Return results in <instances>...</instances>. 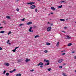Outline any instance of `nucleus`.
Segmentation results:
<instances>
[{
	"label": "nucleus",
	"mask_w": 76,
	"mask_h": 76,
	"mask_svg": "<svg viewBox=\"0 0 76 76\" xmlns=\"http://www.w3.org/2000/svg\"><path fill=\"white\" fill-rule=\"evenodd\" d=\"M6 76H8L9 75V73L7 72L6 73Z\"/></svg>",
	"instance_id": "obj_26"
},
{
	"label": "nucleus",
	"mask_w": 76,
	"mask_h": 76,
	"mask_svg": "<svg viewBox=\"0 0 76 76\" xmlns=\"http://www.w3.org/2000/svg\"><path fill=\"white\" fill-rule=\"evenodd\" d=\"M46 45H50V43L48 42L46 43Z\"/></svg>",
	"instance_id": "obj_24"
},
{
	"label": "nucleus",
	"mask_w": 76,
	"mask_h": 76,
	"mask_svg": "<svg viewBox=\"0 0 76 76\" xmlns=\"http://www.w3.org/2000/svg\"><path fill=\"white\" fill-rule=\"evenodd\" d=\"M32 23V22H30L27 23H26V25H31Z\"/></svg>",
	"instance_id": "obj_4"
},
{
	"label": "nucleus",
	"mask_w": 76,
	"mask_h": 76,
	"mask_svg": "<svg viewBox=\"0 0 76 76\" xmlns=\"http://www.w3.org/2000/svg\"><path fill=\"white\" fill-rule=\"evenodd\" d=\"M67 28V27H65L64 28V29H66Z\"/></svg>",
	"instance_id": "obj_48"
},
{
	"label": "nucleus",
	"mask_w": 76,
	"mask_h": 76,
	"mask_svg": "<svg viewBox=\"0 0 76 76\" xmlns=\"http://www.w3.org/2000/svg\"><path fill=\"white\" fill-rule=\"evenodd\" d=\"M71 7H72L71 6H70L69 7V8H71Z\"/></svg>",
	"instance_id": "obj_53"
},
{
	"label": "nucleus",
	"mask_w": 76,
	"mask_h": 76,
	"mask_svg": "<svg viewBox=\"0 0 76 76\" xmlns=\"http://www.w3.org/2000/svg\"><path fill=\"white\" fill-rule=\"evenodd\" d=\"M21 20H22V21H24V20H25V18H23V19H21Z\"/></svg>",
	"instance_id": "obj_32"
},
{
	"label": "nucleus",
	"mask_w": 76,
	"mask_h": 76,
	"mask_svg": "<svg viewBox=\"0 0 76 76\" xmlns=\"http://www.w3.org/2000/svg\"><path fill=\"white\" fill-rule=\"evenodd\" d=\"M63 59H59L58 60V63H61L63 61Z\"/></svg>",
	"instance_id": "obj_6"
},
{
	"label": "nucleus",
	"mask_w": 76,
	"mask_h": 76,
	"mask_svg": "<svg viewBox=\"0 0 76 76\" xmlns=\"http://www.w3.org/2000/svg\"><path fill=\"white\" fill-rule=\"evenodd\" d=\"M6 71L4 70L3 72V74H5V73H6Z\"/></svg>",
	"instance_id": "obj_30"
},
{
	"label": "nucleus",
	"mask_w": 76,
	"mask_h": 76,
	"mask_svg": "<svg viewBox=\"0 0 76 76\" xmlns=\"http://www.w3.org/2000/svg\"><path fill=\"white\" fill-rule=\"evenodd\" d=\"M74 58L75 59H76V56L74 57Z\"/></svg>",
	"instance_id": "obj_46"
},
{
	"label": "nucleus",
	"mask_w": 76,
	"mask_h": 76,
	"mask_svg": "<svg viewBox=\"0 0 76 76\" xmlns=\"http://www.w3.org/2000/svg\"><path fill=\"white\" fill-rule=\"evenodd\" d=\"M63 7V6L62 5H61L60 6H59L58 7V8H59V9H60V8H61V7Z\"/></svg>",
	"instance_id": "obj_13"
},
{
	"label": "nucleus",
	"mask_w": 76,
	"mask_h": 76,
	"mask_svg": "<svg viewBox=\"0 0 76 76\" xmlns=\"http://www.w3.org/2000/svg\"><path fill=\"white\" fill-rule=\"evenodd\" d=\"M63 2H64V1H61V3H63Z\"/></svg>",
	"instance_id": "obj_55"
},
{
	"label": "nucleus",
	"mask_w": 76,
	"mask_h": 76,
	"mask_svg": "<svg viewBox=\"0 0 76 76\" xmlns=\"http://www.w3.org/2000/svg\"><path fill=\"white\" fill-rule=\"evenodd\" d=\"M11 33H12V32H11V31H9L8 33V35H9Z\"/></svg>",
	"instance_id": "obj_33"
},
{
	"label": "nucleus",
	"mask_w": 76,
	"mask_h": 76,
	"mask_svg": "<svg viewBox=\"0 0 76 76\" xmlns=\"http://www.w3.org/2000/svg\"><path fill=\"white\" fill-rule=\"evenodd\" d=\"M16 76H21V74L20 73L16 75Z\"/></svg>",
	"instance_id": "obj_14"
},
{
	"label": "nucleus",
	"mask_w": 76,
	"mask_h": 76,
	"mask_svg": "<svg viewBox=\"0 0 76 76\" xmlns=\"http://www.w3.org/2000/svg\"><path fill=\"white\" fill-rule=\"evenodd\" d=\"M13 70H12V71H10V73H13Z\"/></svg>",
	"instance_id": "obj_31"
},
{
	"label": "nucleus",
	"mask_w": 76,
	"mask_h": 76,
	"mask_svg": "<svg viewBox=\"0 0 76 76\" xmlns=\"http://www.w3.org/2000/svg\"><path fill=\"white\" fill-rule=\"evenodd\" d=\"M59 68H60V69H62V68H63V66H59Z\"/></svg>",
	"instance_id": "obj_28"
},
{
	"label": "nucleus",
	"mask_w": 76,
	"mask_h": 76,
	"mask_svg": "<svg viewBox=\"0 0 76 76\" xmlns=\"http://www.w3.org/2000/svg\"><path fill=\"white\" fill-rule=\"evenodd\" d=\"M38 37H39V35H38L35 36L34 37L35 38H37Z\"/></svg>",
	"instance_id": "obj_22"
},
{
	"label": "nucleus",
	"mask_w": 76,
	"mask_h": 76,
	"mask_svg": "<svg viewBox=\"0 0 76 76\" xmlns=\"http://www.w3.org/2000/svg\"><path fill=\"white\" fill-rule=\"evenodd\" d=\"M36 6L35 5H33L31 6V9H35Z\"/></svg>",
	"instance_id": "obj_3"
},
{
	"label": "nucleus",
	"mask_w": 76,
	"mask_h": 76,
	"mask_svg": "<svg viewBox=\"0 0 76 76\" xmlns=\"http://www.w3.org/2000/svg\"><path fill=\"white\" fill-rule=\"evenodd\" d=\"M33 27L34 28H37V26H33Z\"/></svg>",
	"instance_id": "obj_36"
},
{
	"label": "nucleus",
	"mask_w": 76,
	"mask_h": 76,
	"mask_svg": "<svg viewBox=\"0 0 76 76\" xmlns=\"http://www.w3.org/2000/svg\"><path fill=\"white\" fill-rule=\"evenodd\" d=\"M66 64L64 63L63 66H65Z\"/></svg>",
	"instance_id": "obj_45"
},
{
	"label": "nucleus",
	"mask_w": 76,
	"mask_h": 76,
	"mask_svg": "<svg viewBox=\"0 0 76 76\" xmlns=\"http://www.w3.org/2000/svg\"><path fill=\"white\" fill-rule=\"evenodd\" d=\"M3 22H4V23H5V21H4Z\"/></svg>",
	"instance_id": "obj_57"
},
{
	"label": "nucleus",
	"mask_w": 76,
	"mask_h": 76,
	"mask_svg": "<svg viewBox=\"0 0 76 76\" xmlns=\"http://www.w3.org/2000/svg\"><path fill=\"white\" fill-rule=\"evenodd\" d=\"M26 4H31V2L27 3Z\"/></svg>",
	"instance_id": "obj_27"
},
{
	"label": "nucleus",
	"mask_w": 76,
	"mask_h": 76,
	"mask_svg": "<svg viewBox=\"0 0 76 76\" xmlns=\"http://www.w3.org/2000/svg\"><path fill=\"white\" fill-rule=\"evenodd\" d=\"M48 24H50V22H48Z\"/></svg>",
	"instance_id": "obj_56"
},
{
	"label": "nucleus",
	"mask_w": 76,
	"mask_h": 76,
	"mask_svg": "<svg viewBox=\"0 0 76 76\" xmlns=\"http://www.w3.org/2000/svg\"><path fill=\"white\" fill-rule=\"evenodd\" d=\"M53 24L52 23V24H51V26H53Z\"/></svg>",
	"instance_id": "obj_50"
},
{
	"label": "nucleus",
	"mask_w": 76,
	"mask_h": 76,
	"mask_svg": "<svg viewBox=\"0 0 76 76\" xmlns=\"http://www.w3.org/2000/svg\"><path fill=\"white\" fill-rule=\"evenodd\" d=\"M0 28L1 29L2 28H3V27H0Z\"/></svg>",
	"instance_id": "obj_52"
},
{
	"label": "nucleus",
	"mask_w": 76,
	"mask_h": 76,
	"mask_svg": "<svg viewBox=\"0 0 76 76\" xmlns=\"http://www.w3.org/2000/svg\"><path fill=\"white\" fill-rule=\"evenodd\" d=\"M33 28V27H30L29 28V29H32Z\"/></svg>",
	"instance_id": "obj_38"
},
{
	"label": "nucleus",
	"mask_w": 76,
	"mask_h": 76,
	"mask_svg": "<svg viewBox=\"0 0 76 76\" xmlns=\"http://www.w3.org/2000/svg\"><path fill=\"white\" fill-rule=\"evenodd\" d=\"M75 52H74V51L72 52V53L73 54V53H74Z\"/></svg>",
	"instance_id": "obj_51"
},
{
	"label": "nucleus",
	"mask_w": 76,
	"mask_h": 76,
	"mask_svg": "<svg viewBox=\"0 0 76 76\" xmlns=\"http://www.w3.org/2000/svg\"><path fill=\"white\" fill-rule=\"evenodd\" d=\"M72 45V43H69L68 44L67 46L68 47H69V46H71V45Z\"/></svg>",
	"instance_id": "obj_12"
},
{
	"label": "nucleus",
	"mask_w": 76,
	"mask_h": 76,
	"mask_svg": "<svg viewBox=\"0 0 76 76\" xmlns=\"http://www.w3.org/2000/svg\"><path fill=\"white\" fill-rule=\"evenodd\" d=\"M35 11L36 12H37V11H38V10L37 9H36L35 10Z\"/></svg>",
	"instance_id": "obj_40"
},
{
	"label": "nucleus",
	"mask_w": 76,
	"mask_h": 76,
	"mask_svg": "<svg viewBox=\"0 0 76 76\" xmlns=\"http://www.w3.org/2000/svg\"><path fill=\"white\" fill-rule=\"evenodd\" d=\"M67 19L68 20V19Z\"/></svg>",
	"instance_id": "obj_61"
},
{
	"label": "nucleus",
	"mask_w": 76,
	"mask_h": 76,
	"mask_svg": "<svg viewBox=\"0 0 76 76\" xmlns=\"http://www.w3.org/2000/svg\"><path fill=\"white\" fill-rule=\"evenodd\" d=\"M61 32H64V33H66V32L65 31H61Z\"/></svg>",
	"instance_id": "obj_43"
},
{
	"label": "nucleus",
	"mask_w": 76,
	"mask_h": 76,
	"mask_svg": "<svg viewBox=\"0 0 76 76\" xmlns=\"http://www.w3.org/2000/svg\"><path fill=\"white\" fill-rule=\"evenodd\" d=\"M31 5H32V4H34L35 3V2H31Z\"/></svg>",
	"instance_id": "obj_19"
},
{
	"label": "nucleus",
	"mask_w": 76,
	"mask_h": 76,
	"mask_svg": "<svg viewBox=\"0 0 76 76\" xmlns=\"http://www.w3.org/2000/svg\"><path fill=\"white\" fill-rule=\"evenodd\" d=\"M59 44V42H58L56 44V46L57 47H58V45Z\"/></svg>",
	"instance_id": "obj_23"
},
{
	"label": "nucleus",
	"mask_w": 76,
	"mask_h": 76,
	"mask_svg": "<svg viewBox=\"0 0 76 76\" xmlns=\"http://www.w3.org/2000/svg\"><path fill=\"white\" fill-rule=\"evenodd\" d=\"M6 18H7V19H11L10 17L9 16H7Z\"/></svg>",
	"instance_id": "obj_17"
},
{
	"label": "nucleus",
	"mask_w": 76,
	"mask_h": 76,
	"mask_svg": "<svg viewBox=\"0 0 76 76\" xmlns=\"http://www.w3.org/2000/svg\"><path fill=\"white\" fill-rule=\"evenodd\" d=\"M22 25H23V24H20L19 25V26H22Z\"/></svg>",
	"instance_id": "obj_41"
},
{
	"label": "nucleus",
	"mask_w": 76,
	"mask_h": 76,
	"mask_svg": "<svg viewBox=\"0 0 76 76\" xmlns=\"http://www.w3.org/2000/svg\"><path fill=\"white\" fill-rule=\"evenodd\" d=\"M60 20L61 21H65V20L64 19H60Z\"/></svg>",
	"instance_id": "obj_20"
},
{
	"label": "nucleus",
	"mask_w": 76,
	"mask_h": 76,
	"mask_svg": "<svg viewBox=\"0 0 76 76\" xmlns=\"http://www.w3.org/2000/svg\"><path fill=\"white\" fill-rule=\"evenodd\" d=\"M5 32V31H2L0 32V33H1V34H3V33H4Z\"/></svg>",
	"instance_id": "obj_18"
},
{
	"label": "nucleus",
	"mask_w": 76,
	"mask_h": 76,
	"mask_svg": "<svg viewBox=\"0 0 76 76\" xmlns=\"http://www.w3.org/2000/svg\"><path fill=\"white\" fill-rule=\"evenodd\" d=\"M19 47H16L15 49H14L13 50H12V51L13 52H16V49H17V48H19Z\"/></svg>",
	"instance_id": "obj_5"
},
{
	"label": "nucleus",
	"mask_w": 76,
	"mask_h": 76,
	"mask_svg": "<svg viewBox=\"0 0 76 76\" xmlns=\"http://www.w3.org/2000/svg\"><path fill=\"white\" fill-rule=\"evenodd\" d=\"M43 67V66L42 65H41L40 66V67Z\"/></svg>",
	"instance_id": "obj_49"
},
{
	"label": "nucleus",
	"mask_w": 76,
	"mask_h": 76,
	"mask_svg": "<svg viewBox=\"0 0 76 76\" xmlns=\"http://www.w3.org/2000/svg\"><path fill=\"white\" fill-rule=\"evenodd\" d=\"M48 15H50V14H48Z\"/></svg>",
	"instance_id": "obj_60"
},
{
	"label": "nucleus",
	"mask_w": 76,
	"mask_h": 76,
	"mask_svg": "<svg viewBox=\"0 0 76 76\" xmlns=\"http://www.w3.org/2000/svg\"><path fill=\"white\" fill-rule=\"evenodd\" d=\"M2 50V48L0 47V51Z\"/></svg>",
	"instance_id": "obj_44"
},
{
	"label": "nucleus",
	"mask_w": 76,
	"mask_h": 76,
	"mask_svg": "<svg viewBox=\"0 0 76 76\" xmlns=\"http://www.w3.org/2000/svg\"><path fill=\"white\" fill-rule=\"evenodd\" d=\"M63 75L64 76H67L66 75V73H64L63 74Z\"/></svg>",
	"instance_id": "obj_29"
},
{
	"label": "nucleus",
	"mask_w": 76,
	"mask_h": 76,
	"mask_svg": "<svg viewBox=\"0 0 76 76\" xmlns=\"http://www.w3.org/2000/svg\"><path fill=\"white\" fill-rule=\"evenodd\" d=\"M16 10H17V11H18H18H19V9L17 8L16 9Z\"/></svg>",
	"instance_id": "obj_39"
},
{
	"label": "nucleus",
	"mask_w": 76,
	"mask_h": 76,
	"mask_svg": "<svg viewBox=\"0 0 76 76\" xmlns=\"http://www.w3.org/2000/svg\"><path fill=\"white\" fill-rule=\"evenodd\" d=\"M44 61L45 62V63H48V62H49V60H48L44 59Z\"/></svg>",
	"instance_id": "obj_9"
},
{
	"label": "nucleus",
	"mask_w": 76,
	"mask_h": 76,
	"mask_svg": "<svg viewBox=\"0 0 76 76\" xmlns=\"http://www.w3.org/2000/svg\"><path fill=\"white\" fill-rule=\"evenodd\" d=\"M23 61V60L22 59H19L18 60V63H20V62H22V61Z\"/></svg>",
	"instance_id": "obj_8"
},
{
	"label": "nucleus",
	"mask_w": 76,
	"mask_h": 76,
	"mask_svg": "<svg viewBox=\"0 0 76 76\" xmlns=\"http://www.w3.org/2000/svg\"><path fill=\"white\" fill-rule=\"evenodd\" d=\"M34 69H32V70H30V72H34Z\"/></svg>",
	"instance_id": "obj_42"
},
{
	"label": "nucleus",
	"mask_w": 76,
	"mask_h": 76,
	"mask_svg": "<svg viewBox=\"0 0 76 76\" xmlns=\"http://www.w3.org/2000/svg\"><path fill=\"white\" fill-rule=\"evenodd\" d=\"M67 38H68V39H70V38H71V37L69 36H67Z\"/></svg>",
	"instance_id": "obj_34"
},
{
	"label": "nucleus",
	"mask_w": 76,
	"mask_h": 76,
	"mask_svg": "<svg viewBox=\"0 0 76 76\" xmlns=\"http://www.w3.org/2000/svg\"><path fill=\"white\" fill-rule=\"evenodd\" d=\"M51 9L53 10H56V8H55L54 7H51Z\"/></svg>",
	"instance_id": "obj_10"
},
{
	"label": "nucleus",
	"mask_w": 76,
	"mask_h": 76,
	"mask_svg": "<svg viewBox=\"0 0 76 76\" xmlns=\"http://www.w3.org/2000/svg\"><path fill=\"white\" fill-rule=\"evenodd\" d=\"M66 54L65 53H64L62 54V56H64V55H65Z\"/></svg>",
	"instance_id": "obj_35"
},
{
	"label": "nucleus",
	"mask_w": 76,
	"mask_h": 76,
	"mask_svg": "<svg viewBox=\"0 0 76 76\" xmlns=\"http://www.w3.org/2000/svg\"><path fill=\"white\" fill-rule=\"evenodd\" d=\"M4 65L6 66H9V64L8 63H4Z\"/></svg>",
	"instance_id": "obj_2"
},
{
	"label": "nucleus",
	"mask_w": 76,
	"mask_h": 76,
	"mask_svg": "<svg viewBox=\"0 0 76 76\" xmlns=\"http://www.w3.org/2000/svg\"><path fill=\"white\" fill-rule=\"evenodd\" d=\"M16 70V69H14L13 70V72H15V71Z\"/></svg>",
	"instance_id": "obj_47"
},
{
	"label": "nucleus",
	"mask_w": 76,
	"mask_h": 76,
	"mask_svg": "<svg viewBox=\"0 0 76 76\" xmlns=\"http://www.w3.org/2000/svg\"><path fill=\"white\" fill-rule=\"evenodd\" d=\"M63 51H61V53H63Z\"/></svg>",
	"instance_id": "obj_58"
},
{
	"label": "nucleus",
	"mask_w": 76,
	"mask_h": 76,
	"mask_svg": "<svg viewBox=\"0 0 76 76\" xmlns=\"http://www.w3.org/2000/svg\"><path fill=\"white\" fill-rule=\"evenodd\" d=\"M29 32H33L34 31L31 29H29L28 30Z\"/></svg>",
	"instance_id": "obj_11"
},
{
	"label": "nucleus",
	"mask_w": 76,
	"mask_h": 76,
	"mask_svg": "<svg viewBox=\"0 0 76 76\" xmlns=\"http://www.w3.org/2000/svg\"><path fill=\"white\" fill-rule=\"evenodd\" d=\"M29 61H30V59H26L25 60L26 62H28Z\"/></svg>",
	"instance_id": "obj_16"
},
{
	"label": "nucleus",
	"mask_w": 76,
	"mask_h": 76,
	"mask_svg": "<svg viewBox=\"0 0 76 76\" xmlns=\"http://www.w3.org/2000/svg\"><path fill=\"white\" fill-rule=\"evenodd\" d=\"M38 1H40L41 0H37Z\"/></svg>",
	"instance_id": "obj_59"
},
{
	"label": "nucleus",
	"mask_w": 76,
	"mask_h": 76,
	"mask_svg": "<svg viewBox=\"0 0 76 76\" xmlns=\"http://www.w3.org/2000/svg\"><path fill=\"white\" fill-rule=\"evenodd\" d=\"M44 52H45V53H47L48 52V51H47V50H45Z\"/></svg>",
	"instance_id": "obj_37"
},
{
	"label": "nucleus",
	"mask_w": 76,
	"mask_h": 76,
	"mask_svg": "<svg viewBox=\"0 0 76 76\" xmlns=\"http://www.w3.org/2000/svg\"><path fill=\"white\" fill-rule=\"evenodd\" d=\"M51 27H49L47 28V31L48 32H49V31H51Z\"/></svg>",
	"instance_id": "obj_1"
},
{
	"label": "nucleus",
	"mask_w": 76,
	"mask_h": 76,
	"mask_svg": "<svg viewBox=\"0 0 76 76\" xmlns=\"http://www.w3.org/2000/svg\"><path fill=\"white\" fill-rule=\"evenodd\" d=\"M50 64V63L48 62L47 64H45V66H48Z\"/></svg>",
	"instance_id": "obj_21"
},
{
	"label": "nucleus",
	"mask_w": 76,
	"mask_h": 76,
	"mask_svg": "<svg viewBox=\"0 0 76 76\" xmlns=\"http://www.w3.org/2000/svg\"><path fill=\"white\" fill-rule=\"evenodd\" d=\"M48 71H49L50 72V71H51V68L48 69Z\"/></svg>",
	"instance_id": "obj_25"
},
{
	"label": "nucleus",
	"mask_w": 76,
	"mask_h": 76,
	"mask_svg": "<svg viewBox=\"0 0 76 76\" xmlns=\"http://www.w3.org/2000/svg\"><path fill=\"white\" fill-rule=\"evenodd\" d=\"M53 12H50V14H53Z\"/></svg>",
	"instance_id": "obj_54"
},
{
	"label": "nucleus",
	"mask_w": 76,
	"mask_h": 76,
	"mask_svg": "<svg viewBox=\"0 0 76 76\" xmlns=\"http://www.w3.org/2000/svg\"><path fill=\"white\" fill-rule=\"evenodd\" d=\"M10 42V41L9 40H8L7 41V44H9V45H11V43H9V42Z\"/></svg>",
	"instance_id": "obj_15"
},
{
	"label": "nucleus",
	"mask_w": 76,
	"mask_h": 76,
	"mask_svg": "<svg viewBox=\"0 0 76 76\" xmlns=\"http://www.w3.org/2000/svg\"><path fill=\"white\" fill-rule=\"evenodd\" d=\"M41 65V66H42L43 65V63L42 62H40L39 64H37V66H40Z\"/></svg>",
	"instance_id": "obj_7"
}]
</instances>
